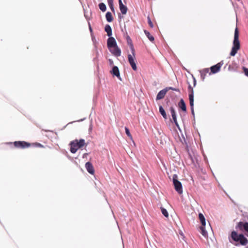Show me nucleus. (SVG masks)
Here are the masks:
<instances>
[{"instance_id": "nucleus-1", "label": "nucleus", "mask_w": 248, "mask_h": 248, "mask_svg": "<svg viewBox=\"0 0 248 248\" xmlns=\"http://www.w3.org/2000/svg\"><path fill=\"white\" fill-rule=\"evenodd\" d=\"M231 237L235 242H239L242 246H246L248 243V240L242 234H238L236 232H232Z\"/></svg>"}, {"instance_id": "nucleus-2", "label": "nucleus", "mask_w": 248, "mask_h": 248, "mask_svg": "<svg viewBox=\"0 0 248 248\" xmlns=\"http://www.w3.org/2000/svg\"><path fill=\"white\" fill-rule=\"evenodd\" d=\"M239 32H235L234 35V40L233 41V46L230 53V55L234 56L240 49V42L239 41Z\"/></svg>"}, {"instance_id": "nucleus-3", "label": "nucleus", "mask_w": 248, "mask_h": 248, "mask_svg": "<svg viewBox=\"0 0 248 248\" xmlns=\"http://www.w3.org/2000/svg\"><path fill=\"white\" fill-rule=\"evenodd\" d=\"M85 144V140L81 139L79 140H75L71 142V149L70 151L72 153H75L78 150L84 146Z\"/></svg>"}, {"instance_id": "nucleus-4", "label": "nucleus", "mask_w": 248, "mask_h": 248, "mask_svg": "<svg viewBox=\"0 0 248 248\" xmlns=\"http://www.w3.org/2000/svg\"><path fill=\"white\" fill-rule=\"evenodd\" d=\"M173 183L176 191L179 194L183 193L182 185L181 183L177 180V175L174 174L172 177Z\"/></svg>"}, {"instance_id": "nucleus-5", "label": "nucleus", "mask_w": 248, "mask_h": 248, "mask_svg": "<svg viewBox=\"0 0 248 248\" xmlns=\"http://www.w3.org/2000/svg\"><path fill=\"white\" fill-rule=\"evenodd\" d=\"M131 54H129L127 56L128 61L133 70L136 71L137 69V67L136 62L135 51L133 52H131Z\"/></svg>"}, {"instance_id": "nucleus-6", "label": "nucleus", "mask_w": 248, "mask_h": 248, "mask_svg": "<svg viewBox=\"0 0 248 248\" xmlns=\"http://www.w3.org/2000/svg\"><path fill=\"white\" fill-rule=\"evenodd\" d=\"M109 51L110 53L116 57L120 56L121 55V50L118 46L117 45L115 46H112L108 47Z\"/></svg>"}, {"instance_id": "nucleus-7", "label": "nucleus", "mask_w": 248, "mask_h": 248, "mask_svg": "<svg viewBox=\"0 0 248 248\" xmlns=\"http://www.w3.org/2000/svg\"><path fill=\"white\" fill-rule=\"evenodd\" d=\"M223 62L221 61L217 64L211 66L210 68L211 72L209 73V75H211L212 74H216L218 72L220 71V68L223 65Z\"/></svg>"}, {"instance_id": "nucleus-8", "label": "nucleus", "mask_w": 248, "mask_h": 248, "mask_svg": "<svg viewBox=\"0 0 248 248\" xmlns=\"http://www.w3.org/2000/svg\"><path fill=\"white\" fill-rule=\"evenodd\" d=\"M169 89L173 90H175V91L176 90L175 89H174L171 87H170L169 88H166L163 90H162L160 91H159V93H157V96H156V100H160V99H162L163 98H164V97L165 96L167 92H168V91Z\"/></svg>"}, {"instance_id": "nucleus-9", "label": "nucleus", "mask_w": 248, "mask_h": 248, "mask_svg": "<svg viewBox=\"0 0 248 248\" xmlns=\"http://www.w3.org/2000/svg\"><path fill=\"white\" fill-rule=\"evenodd\" d=\"M14 145L17 148H27V147H30L31 145L30 143H28L25 141H21L14 142Z\"/></svg>"}, {"instance_id": "nucleus-10", "label": "nucleus", "mask_w": 248, "mask_h": 248, "mask_svg": "<svg viewBox=\"0 0 248 248\" xmlns=\"http://www.w3.org/2000/svg\"><path fill=\"white\" fill-rule=\"evenodd\" d=\"M189 104L191 108V112L193 115H194V92L192 90L191 93L189 94Z\"/></svg>"}, {"instance_id": "nucleus-11", "label": "nucleus", "mask_w": 248, "mask_h": 248, "mask_svg": "<svg viewBox=\"0 0 248 248\" xmlns=\"http://www.w3.org/2000/svg\"><path fill=\"white\" fill-rule=\"evenodd\" d=\"M119 4L120 10L123 15H125L127 11V8L126 6L124 5L122 0H119Z\"/></svg>"}, {"instance_id": "nucleus-12", "label": "nucleus", "mask_w": 248, "mask_h": 248, "mask_svg": "<svg viewBox=\"0 0 248 248\" xmlns=\"http://www.w3.org/2000/svg\"><path fill=\"white\" fill-rule=\"evenodd\" d=\"M117 42L114 38L110 37L107 40V46L108 47L117 45Z\"/></svg>"}, {"instance_id": "nucleus-13", "label": "nucleus", "mask_w": 248, "mask_h": 248, "mask_svg": "<svg viewBox=\"0 0 248 248\" xmlns=\"http://www.w3.org/2000/svg\"><path fill=\"white\" fill-rule=\"evenodd\" d=\"M85 167L86 168L87 170L88 171V172L89 173H90L91 174H94V169H93V165H92V164L90 162H87L85 164Z\"/></svg>"}, {"instance_id": "nucleus-14", "label": "nucleus", "mask_w": 248, "mask_h": 248, "mask_svg": "<svg viewBox=\"0 0 248 248\" xmlns=\"http://www.w3.org/2000/svg\"><path fill=\"white\" fill-rule=\"evenodd\" d=\"M111 73L113 75L117 77L118 78H120V74L118 67L116 66L113 67L112 70L110 71Z\"/></svg>"}, {"instance_id": "nucleus-15", "label": "nucleus", "mask_w": 248, "mask_h": 248, "mask_svg": "<svg viewBox=\"0 0 248 248\" xmlns=\"http://www.w3.org/2000/svg\"><path fill=\"white\" fill-rule=\"evenodd\" d=\"M200 72L201 73V77L202 79V80H204L205 78L206 74L209 73V68H204L202 70H200Z\"/></svg>"}, {"instance_id": "nucleus-16", "label": "nucleus", "mask_w": 248, "mask_h": 248, "mask_svg": "<svg viewBox=\"0 0 248 248\" xmlns=\"http://www.w3.org/2000/svg\"><path fill=\"white\" fill-rule=\"evenodd\" d=\"M238 226L242 229L243 228L246 232H248V222H239Z\"/></svg>"}, {"instance_id": "nucleus-17", "label": "nucleus", "mask_w": 248, "mask_h": 248, "mask_svg": "<svg viewBox=\"0 0 248 248\" xmlns=\"http://www.w3.org/2000/svg\"><path fill=\"white\" fill-rule=\"evenodd\" d=\"M199 217L202 224V226H205L206 225V220L203 214L202 213H199Z\"/></svg>"}, {"instance_id": "nucleus-18", "label": "nucleus", "mask_w": 248, "mask_h": 248, "mask_svg": "<svg viewBox=\"0 0 248 248\" xmlns=\"http://www.w3.org/2000/svg\"><path fill=\"white\" fill-rule=\"evenodd\" d=\"M127 42L128 45L129 46L131 52H133L134 51H135V49L132 42V40H131L129 37H127Z\"/></svg>"}, {"instance_id": "nucleus-19", "label": "nucleus", "mask_w": 248, "mask_h": 248, "mask_svg": "<svg viewBox=\"0 0 248 248\" xmlns=\"http://www.w3.org/2000/svg\"><path fill=\"white\" fill-rule=\"evenodd\" d=\"M179 107L182 109V110L186 111V106L183 99H181L179 103Z\"/></svg>"}, {"instance_id": "nucleus-20", "label": "nucleus", "mask_w": 248, "mask_h": 248, "mask_svg": "<svg viewBox=\"0 0 248 248\" xmlns=\"http://www.w3.org/2000/svg\"><path fill=\"white\" fill-rule=\"evenodd\" d=\"M106 18L107 20L109 22H112L113 20L112 14L109 12H108L106 14Z\"/></svg>"}, {"instance_id": "nucleus-21", "label": "nucleus", "mask_w": 248, "mask_h": 248, "mask_svg": "<svg viewBox=\"0 0 248 248\" xmlns=\"http://www.w3.org/2000/svg\"><path fill=\"white\" fill-rule=\"evenodd\" d=\"M159 112L161 113V114L162 115L164 119H167V115H166L165 110L164 109V108H163V107L162 106L159 107Z\"/></svg>"}, {"instance_id": "nucleus-22", "label": "nucleus", "mask_w": 248, "mask_h": 248, "mask_svg": "<svg viewBox=\"0 0 248 248\" xmlns=\"http://www.w3.org/2000/svg\"><path fill=\"white\" fill-rule=\"evenodd\" d=\"M204 227L205 226H201L200 227V229L201 230V233H202V235L204 237H207V232L205 230Z\"/></svg>"}, {"instance_id": "nucleus-23", "label": "nucleus", "mask_w": 248, "mask_h": 248, "mask_svg": "<svg viewBox=\"0 0 248 248\" xmlns=\"http://www.w3.org/2000/svg\"><path fill=\"white\" fill-rule=\"evenodd\" d=\"M108 4L112 12H114V8L113 6V0H107Z\"/></svg>"}, {"instance_id": "nucleus-24", "label": "nucleus", "mask_w": 248, "mask_h": 248, "mask_svg": "<svg viewBox=\"0 0 248 248\" xmlns=\"http://www.w3.org/2000/svg\"><path fill=\"white\" fill-rule=\"evenodd\" d=\"M170 111L172 117V119H175V118H176V115L175 111L173 107H171L170 108Z\"/></svg>"}, {"instance_id": "nucleus-25", "label": "nucleus", "mask_w": 248, "mask_h": 248, "mask_svg": "<svg viewBox=\"0 0 248 248\" xmlns=\"http://www.w3.org/2000/svg\"><path fill=\"white\" fill-rule=\"evenodd\" d=\"M99 9L102 11L105 12L106 10V5L104 3H100L99 4Z\"/></svg>"}, {"instance_id": "nucleus-26", "label": "nucleus", "mask_w": 248, "mask_h": 248, "mask_svg": "<svg viewBox=\"0 0 248 248\" xmlns=\"http://www.w3.org/2000/svg\"><path fill=\"white\" fill-rule=\"evenodd\" d=\"M161 213L162 214L166 217H169V214H168V211L164 208L163 207H161Z\"/></svg>"}, {"instance_id": "nucleus-27", "label": "nucleus", "mask_w": 248, "mask_h": 248, "mask_svg": "<svg viewBox=\"0 0 248 248\" xmlns=\"http://www.w3.org/2000/svg\"><path fill=\"white\" fill-rule=\"evenodd\" d=\"M125 131L126 134L128 136V137L130 138V139L133 141L132 135H131L129 130L128 129V128L127 127H125Z\"/></svg>"}, {"instance_id": "nucleus-28", "label": "nucleus", "mask_w": 248, "mask_h": 248, "mask_svg": "<svg viewBox=\"0 0 248 248\" xmlns=\"http://www.w3.org/2000/svg\"><path fill=\"white\" fill-rule=\"evenodd\" d=\"M146 36L148 38V39L151 41H153L154 40V37L150 34V32H144Z\"/></svg>"}, {"instance_id": "nucleus-29", "label": "nucleus", "mask_w": 248, "mask_h": 248, "mask_svg": "<svg viewBox=\"0 0 248 248\" xmlns=\"http://www.w3.org/2000/svg\"><path fill=\"white\" fill-rule=\"evenodd\" d=\"M105 31H111V28L109 25H106L105 27Z\"/></svg>"}, {"instance_id": "nucleus-30", "label": "nucleus", "mask_w": 248, "mask_h": 248, "mask_svg": "<svg viewBox=\"0 0 248 248\" xmlns=\"http://www.w3.org/2000/svg\"><path fill=\"white\" fill-rule=\"evenodd\" d=\"M148 24L151 27V28H153L154 25H153V24L151 20V19L148 17Z\"/></svg>"}, {"instance_id": "nucleus-31", "label": "nucleus", "mask_w": 248, "mask_h": 248, "mask_svg": "<svg viewBox=\"0 0 248 248\" xmlns=\"http://www.w3.org/2000/svg\"><path fill=\"white\" fill-rule=\"evenodd\" d=\"M243 69L244 70V72L245 73V74L247 76H248V69L245 67H243Z\"/></svg>"}, {"instance_id": "nucleus-32", "label": "nucleus", "mask_w": 248, "mask_h": 248, "mask_svg": "<svg viewBox=\"0 0 248 248\" xmlns=\"http://www.w3.org/2000/svg\"><path fill=\"white\" fill-rule=\"evenodd\" d=\"M33 145L36 147H43V146L39 143H35L33 144Z\"/></svg>"}, {"instance_id": "nucleus-33", "label": "nucleus", "mask_w": 248, "mask_h": 248, "mask_svg": "<svg viewBox=\"0 0 248 248\" xmlns=\"http://www.w3.org/2000/svg\"><path fill=\"white\" fill-rule=\"evenodd\" d=\"M173 121L174 123H175V125L177 126V127H178L179 128V124L177 121V118H175V119H173Z\"/></svg>"}, {"instance_id": "nucleus-34", "label": "nucleus", "mask_w": 248, "mask_h": 248, "mask_svg": "<svg viewBox=\"0 0 248 248\" xmlns=\"http://www.w3.org/2000/svg\"><path fill=\"white\" fill-rule=\"evenodd\" d=\"M108 62L110 65H112L113 64V61L111 59H109Z\"/></svg>"}, {"instance_id": "nucleus-35", "label": "nucleus", "mask_w": 248, "mask_h": 248, "mask_svg": "<svg viewBox=\"0 0 248 248\" xmlns=\"http://www.w3.org/2000/svg\"><path fill=\"white\" fill-rule=\"evenodd\" d=\"M107 34L110 37L112 35V32H107Z\"/></svg>"}, {"instance_id": "nucleus-36", "label": "nucleus", "mask_w": 248, "mask_h": 248, "mask_svg": "<svg viewBox=\"0 0 248 248\" xmlns=\"http://www.w3.org/2000/svg\"><path fill=\"white\" fill-rule=\"evenodd\" d=\"M193 79H194V86H195L196 84V81L195 78L193 77Z\"/></svg>"}, {"instance_id": "nucleus-37", "label": "nucleus", "mask_w": 248, "mask_h": 248, "mask_svg": "<svg viewBox=\"0 0 248 248\" xmlns=\"http://www.w3.org/2000/svg\"><path fill=\"white\" fill-rule=\"evenodd\" d=\"M89 29H90V31H92V29L91 27L90 26V25L89 26Z\"/></svg>"}, {"instance_id": "nucleus-38", "label": "nucleus", "mask_w": 248, "mask_h": 248, "mask_svg": "<svg viewBox=\"0 0 248 248\" xmlns=\"http://www.w3.org/2000/svg\"><path fill=\"white\" fill-rule=\"evenodd\" d=\"M235 31H238V29H237V28H235Z\"/></svg>"}]
</instances>
